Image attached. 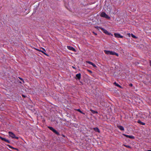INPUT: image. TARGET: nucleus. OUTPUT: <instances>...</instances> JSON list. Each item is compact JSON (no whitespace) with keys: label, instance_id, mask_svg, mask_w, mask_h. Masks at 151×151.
I'll return each instance as SVG.
<instances>
[{"label":"nucleus","instance_id":"obj_1","mask_svg":"<svg viewBox=\"0 0 151 151\" xmlns=\"http://www.w3.org/2000/svg\"><path fill=\"white\" fill-rule=\"evenodd\" d=\"M8 134L9 137H12V138L16 139H18V137H16L15 134H14V133L12 132H8Z\"/></svg>","mask_w":151,"mask_h":151},{"label":"nucleus","instance_id":"obj_2","mask_svg":"<svg viewBox=\"0 0 151 151\" xmlns=\"http://www.w3.org/2000/svg\"><path fill=\"white\" fill-rule=\"evenodd\" d=\"M100 16L102 17L105 18L106 19H109L110 18V17L104 12H101Z\"/></svg>","mask_w":151,"mask_h":151},{"label":"nucleus","instance_id":"obj_3","mask_svg":"<svg viewBox=\"0 0 151 151\" xmlns=\"http://www.w3.org/2000/svg\"><path fill=\"white\" fill-rule=\"evenodd\" d=\"M99 27L105 34L109 35H110V33L108 32L105 29L101 27Z\"/></svg>","mask_w":151,"mask_h":151},{"label":"nucleus","instance_id":"obj_4","mask_svg":"<svg viewBox=\"0 0 151 151\" xmlns=\"http://www.w3.org/2000/svg\"><path fill=\"white\" fill-rule=\"evenodd\" d=\"M42 50H39V49H36V50H37L41 52L42 53H43L45 55H48L45 52H46V51L45 50V49L43 48H42Z\"/></svg>","mask_w":151,"mask_h":151},{"label":"nucleus","instance_id":"obj_5","mask_svg":"<svg viewBox=\"0 0 151 151\" xmlns=\"http://www.w3.org/2000/svg\"><path fill=\"white\" fill-rule=\"evenodd\" d=\"M123 135H124V136L126 137H127L129 138L130 139H134L135 138L134 137V136H132V135H126L125 134H123Z\"/></svg>","mask_w":151,"mask_h":151},{"label":"nucleus","instance_id":"obj_6","mask_svg":"<svg viewBox=\"0 0 151 151\" xmlns=\"http://www.w3.org/2000/svg\"><path fill=\"white\" fill-rule=\"evenodd\" d=\"M114 36L118 38H122L123 36L119 34V33H114Z\"/></svg>","mask_w":151,"mask_h":151},{"label":"nucleus","instance_id":"obj_7","mask_svg":"<svg viewBox=\"0 0 151 151\" xmlns=\"http://www.w3.org/2000/svg\"><path fill=\"white\" fill-rule=\"evenodd\" d=\"M110 55H116L117 56H119V54L118 53L115 52L114 51H111L110 53Z\"/></svg>","mask_w":151,"mask_h":151},{"label":"nucleus","instance_id":"obj_8","mask_svg":"<svg viewBox=\"0 0 151 151\" xmlns=\"http://www.w3.org/2000/svg\"><path fill=\"white\" fill-rule=\"evenodd\" d=\"M117 127L121 130V131H124V127L122 126L121 125H118Z\"/></svg>","mask_w":151,"mask_h":151},{"label":"nucleus","instance_id":"obj_9","mask_svg":"<svg viewBox=\"0 0 151 151\" xmlns=\"http://www.w3.org/2000/svg\"><path fill=\"white\" fill-rule=\"evenodd\" d=\"M86 62L90 65H91L93 67H96V65L94 64L93 63H92L91 62H90L89 61H86Z\"/></svg>","mask_w":151,"mask_h":151},{"label":"nucleus","instance_id":"obj_10","mask_svg":"<svg viewBox=\"0 0 151 151\" xmlns=\"http://www.w3.org/2000/svg\"><path fill=\"white\" fill-rule=\"evenodd\" d=\"M67 47L68 49L72 51H75V49L72 47L70 46H67Z\"/></svg>","mask_w":151,"mask_h":151},{"label":"nucleus","instance_id":"obj_11","mask_svg":"<svg viewBox=\"0 0 151 151\" xmlns=\"http://www.w3.org/2000/svg\"><path fill=\"white\" fill-rule=\"evenodd\" d=\"M76 77L77 79L80 80L81 78V74L80 73H79L76 74Z\"/></svg>","mask_w":151,"mask_h":151},{"label":"nucleus","instance_id":"obj_12","mask_svg":"<svg viewBox=\"0 0 151 151\" xmlns=\"http://www.w3.org/2000/svg\"><path fill=\"white\" fill-rule=\"evenodd\" d=\"M104 52L107 55H110V53H111V51H108V50H104Z\"/></svg>","mask_w":151,"mask_h":151},{"label":"nucleus","instance_id":"obj_13","mask_svg":"<svg viewBox=\"0 0 151 151\" xmlns=\"http://www.w3.org/2000/svg\"><path fill=\"white\" fill-rule=\"evenodd\" d=\"M93 129L96 132H97L99 133L100 132V131L99 129L97 127L94 128Z\"/></svg>","mask_w":151,"mask_h":151},{"label":"nucleus","instance_id":"obj_14","mask_svg":"<svg viewBox=\"0 0 151 151\" xmlns=\"http://www.w3.org/2000/svg\"><path fill=\"white\" fill-rule=\"evenodd\" d=\"M137 122L138 123H139V124H141V125H144L145 124L144 123V122H142L140 120H139L138 122Z\"/></svg>","mask_w":151,"mask_h":151},{"label":"nucleus","instance_id":"obj_15","mask_svg":"<svg viewBox=\"0 0 151 151\" xmlns=\"http://www.w3.org/2000/svg\"><path fill=\"white\" fill-rule=\"evenodd\" d=\"M53 132L58 135H59L60 134L55 129H54V130L53 131Z\"/></svg>","mask_w":151,"mask_h":151},{"label":"nucleus","instance_id":"obj_16","mask_svg":"<svg viewBox=\"0 0 151 151\" xmlns=\"http://www.w3.org/2000/svg\"><path fill=\"white\" fill-rule=\"evenodd\" d=\"M114 84L117 87H119L120 88L121 87V86L120 85H119L118 84L116 83V82L114 83Z\"/></svg>","mask_w":151,"mask_h":151},{"label":"nucleus","instance_id":"obj_17","mask_svg":"<svg viewBox=\"0 0 151 151\" xmlns=\"http://www.w3.org/2000/svg\"><path fill=\"white\" fill-rule=\"evenodd\" d=\"M8 146L10 148H12V149H13L14 150H18L17 149L13 147H12V146H11L9 145H8Z\"/></svg>","mask_w":151,"mask_h":151},{"label":"nucleus","instance_id":"obj_18","mask_svg":"<svg viewBox=\"0 0 151 151\" xmlns=\"http://www.w3.org/2000/svg\"><path fill=\"white\" fill-rule=\"evenodd\" d=\"M0 139H1L2 140H3L4 141H5L6 140V139L2 137H0Z\"/></svg>","mask_w":151,"mask_h":151},{"label":"nucleus","instance_id":"obj_19","mask_svg":"<svg viewBox=\"0 0 151 151\" xmlns=\"http://www.w3.org/2000/svg\"><path fill=\"white\" fill-rule=\"evenodd\" d=\"M77 110L79 112H80L81 113L83 114H85V113H83L82 111H81L80 109H77Z\"/></svg>","mask_w":151,"mask_h":151},{"label":"nucleus","instance_id":"obj_20","mask_svg":"<svg viewBox=\"0 0 151 151\" xmlns=\"http://www.w3.org/2000/svg\"><path fill=\"white\" fill-rule=\"evenodd\" d=\"M48 128L50 130H52V131L54 129L52 127H48Z\"/></svg>","mask_w":151,"mask_h":151},{"label":"nucleus","instance_id":"obj_21","mask_svg":"<svg viewBox=\"0 0 151 151\" xmlns=\"http://www.w3.org/2000/svg\"><path fill=\"white\" fill-rule=\"evenodd\" d=\"M131 36L133 38H137V37H136V36L132 34H131Z\"/></svg>","mask_w":151,"mask_h":151},{"label":"nucleus","instance_id":"obj_22","mask_svg":"<svg viewBox=\"0 0 151 151\" xmlns=\"http://www.w3.org/2000/svg\"><path fill=\"white\" fill-rule=\"evenodd\" d=\"M125 146L127 147H128V148H131V146H130L129 145H125Z\"/></svg>","mask_w":151,"mask_h":151},{"label":"nucleus","instance_id":"obj_23","mask_svg":"<svg viewBox=\"0 0 151 151\" xmlns=\"http://www.w3.org/2000/svg\"><path fill=\"white\" fill-rule=\"evenodd\" d=\"M5 142H8V143H9V141L6 139V141Z\"/></svg>","mask_w":151,"mask_h":151},{"label":"nucleus","instance_id":"obj_24","mask_svg":"<svg viewBox=\"0 0 151 151\" xmlns=\"http://www.w3.org/2000/svg\"><path fill=\"white\" fill-rule=\"evenodd\" d=\"M129 86H133V85L132 83H130L129 84Z\"/></svg>","mask_w":151,"mask_h":151},{"label":"nucleus","instance_id":"obj_25","mask_svg":"<svg viewBox=\"0 0 151 151\" xmlns=\"http://www.w3.org/2000/svg\"><path fill=\"white\" fill-rule=\"evenodd\" d=\"M19 78L21 80H22L23 81V80L21 78L19 77Z\"/></svg>","mask_w":151,"mask_h":151},{"label":"nucleus","instance_id":"obj_26","mask_svg":"<svg viewBox=\"0 0 151 151\" xmlns=\"http://www.w3.org/2000/svg\"><path fill=\"white\" fill-rule=\"evenodd\" d=\"M150 65L151 66V61L150 62Z\"/></svg>","mask_w":151,"mask_h":151},{"label":"nucleus","instance_id":"obj_27","mask_svg":"<svg viewBox=\"0 0 151 151\" xmlns=\"http://www.w3.org/2000/svg\"><path fill=\"white\" fill-rule=\"evenodd\" d=\"M22 96L24 97H25V96H24V95H22Z\"/></svg>","mask_w":151,"mask_h":151},{"label":"nucleus","instance_id":"obj_28","mask_svg":"<svg viewBox=\"0 0 151 151\" xmlns=\"http://www.w3.org/2000/svg\"><path fill=\"white\" fill-rule=\"evenodd\" d=\"M89 71L90 72H91V70H89Z\"/></svg>","mask_w":151,"mask_h":151},{"label":"nucleus","instance_id":"obj_29","mask_svg":"<svg viewBox=\"0 0 151 151\" xmlns=\"http://www.w3.org/2000/svg\"><path fill=\"white\" fill-rule=\"evenodd\" d=\"M148 151H151V150H148Z\"/></svg>","mask_w":151,"mask_h":151},{"label":"nucleus","instance_id":"obj_30","mask_svg":"<svg viewBox=\"0 0 151 151\" xmlns=\"http://www.w3.org/2000/svg\"><path fill=\"white\" fill-rule=\"evenodd\" d=\"M73 68H75L74 67H73Z\"/></svg>","mask_w":151,"mask_h":151}]
</instances>
